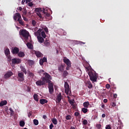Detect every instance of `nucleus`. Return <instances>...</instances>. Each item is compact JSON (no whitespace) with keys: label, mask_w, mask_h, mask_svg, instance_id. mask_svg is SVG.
I'll list each match as a JSON object with an SVG mask.
<instances>
[{"label":"nucleus","mask_w":129,"mask_h":129,"mask_svg":"<svg viewBox=\"0 0 129 129\" xmlns=\"http://www.w3.org/2000/svg\"><path fill=\"white\" fill-rule=\"evenodd\" d=\"M88 75L90 77V79L93 82H96L97 81V75L96 73L92 72H89Z\"/></svg>","instance_id":"nucleus-1"},{"label":"nucleus","mask_w":129,"mask_h":129,"mask_svg":"<svg viewBox=\"0 0 129 129\" xmlns=\"http://www.w3.org/2000/svg\"><path fill=\"white\" fill-rule=\"evenodd\" d=\"M13 18L15 21H17V19H18L17 21L19 22L20 25H24V22H23V20L21 19H22V17L21 16V14L19 13H16L14 16Z\"/></svg>","instance_id":"nucleus-2"},{"label":"nucleus","mask_w":129,"mask_h":129,"mask_svg":"<svg viewBox=\"0 0 129 129\" xmlns=\"http://www.w3.org/2000/svg\"><path fill=\"white\" fill-rule=\"evenodd\" d=\"M44 77H42V78L45 79V82L46 83H51V80H52V77L48 73H44L43 74Z\"/></svg>","instance_id":"nucleus-3"},{"label":"nucleus","mask_w":129,"mask_h":129,"mask_svg":"<svg viewBox=\"0 0 129 129\" xmlns=\"http://www.w3.org/2000/svg\"><path fill=\"white\" fill-rule=\"evenodd\" d=\"M18 81L20 82H23L25 80V76L24 75V73L18 72Z\"/></svg>","instance_id":"nucleus-4"},{"label":"nucleus","mask_w":129,"mask_h":129,"mask_svg":"<svg viewBox=\"0 0 129 129\" xmlns=\"http://www.w3.org/2000/svg\"><path fill=\"white\" fill-rule=\"evenodd\" d=\"M36 84L37 86H42L46 84V82L45 81V78H42V80L37 81L36 82Z\"/></svg>","instance_id":"nucleus-5"},{"label":"nucleus","mask_w":129,"mask_h":129,"mask_svg":"<svg viewBox=\"0 0 129 129\" xmlns=\"http://www.w3.org/2000/svg\"><path fill=\"white\" fill-rule=\"evenodd\" d=\"M63 62L66 64V65H67L66 70H69L71 67V61L68 58L63 59Z\"/></svg>","instance_id":"nucleus-6"},{"label":"nucleus","mask_w":129,"mask_h":129,"mask_svg":"<svg viewBox=\"0 0 129 129\" xmlns=\"http://www.w3.org/2000/svg\"><path fill=\"white\" fill-rule=\"evenodd\" d=\"M48 90L50 94H53L54 93V85L53 83H48Z\"/></svg>","instance_id":"nucleus-7"},{"label":"nucleus","mask_w":129,"mask_h":129,"mask_svg":"<svg viewBox=\"0 0 129 129\" xmlns=\"http://www.w3.org/2000/svg\"><path fill=\"white\" fill-rule=\"evenodd\" d=\"M64 88L65 93H66V94H69L70 91V87L67 82H64Z\"/></svg>","instance_id":"nucleus-8"},{"label":"nucleus","mask_w":129,"mask_h":129,"mask_svg":"<svg viewBox=\"0 0 129 129\" xmlns=\"http://www.w3.org/2000/svg\"><path fill=\"white\" fill-rule=\"evenodd\" d=\"M48 33L49 30H48V28L44 27H42V28H40L39 30L37 31V33Z\"/></svg>","instance_id":"nucleus-9"},{"label":"nucleus","mask_w":129,"mask_h":129,"mask_svg":"<svg viewBox=\"0 0 129 129\" xmlns=\"http://www.w3.org/2000/svg\"><path fill=\"white\" fill-rule=\"evenodd\" d=\"M21 62H22V60L19 58H14L12 59V64H14V65L20 64Z\"/></svg>","instance_id":"nucleus-10"},{"label":"nucleus","mask_w":129,"mask_h":129,"mask_svg":"<svg viewBox=\"0 0 129 129\" xmlns=\"http://www.w3.org/2000/svg\"><path fill=\"white\" fill-rule=\"evenodd\" d=\"M56 100V103H60V102H61V100H62V95L61 94V93H59L57 95Z\"/></svg>","instance_id":"nucleus-11"},{"label":"nucleus","mask_w":129,"mask_h":129,"mask_svg":"<svg viewBox=\"0 0 129 129\" xmlns=\"http://www.w3.org/2000/svg\"><path fill=\"white\" fill-rule=\"evenodd\" d=\"M12 54L13 55H17V54H19V52H20V49L19 48L15 47L12 49Z\"/></svg>","instance_id":"nucleus-12"},{"label":"nucleus","mask_w":129,"mask_h":129,"mask_svg":"<svg viewBox=\"0 0 129 129\" xmlns=\"http://www.w3.org/2000/svg\"><path fill=\"white\" fill-rule=\"evenodd\" d=\"M13 73L12 72H8L6 74H5L4 75V78H5V79H7V78H10V77H11V76H13Z\"/></svg>","instance_id":"nucleus-13"},{"label":"nucleus","mask_w":129,"mask_h":129,"mask_svg":"<svg viewBox=\"0 0 129 129\" xmlns=\"http://www.w3.org/2000/svg\"><path fill=\"white\" fill-rule=\"evenodd\" d=\"M33 54H35L36 56H37L38 58L41 57L42 56V53L39 51L33 50L32 51Z\"/></svg>","instance_id":"nucleus-14"},{"label":"nucleus","mask_w":129,"mask_h":129,"mask_svg":"<svg viewBox=\"0 0 129 129\" xmlns=\"http://www.w3.org/2000/svg\"><path fill=\"white\" fill-rule=\"evenodd\" d=\"M20 35L22 36L25 39H29V33H20Z\"/></svg>","instance_id":"nucleus-15"},{"label":"nucleus","mask_w":129,"mask_h":129,"mask_svg":"<svg viewBox=\"0 0 129 129\" xmlns=\"http://www.w3.org/2000/svg\"><path fill=\"white\" fill-rule=\"evenodd\" d=\"M35 36H37V39L38 40V42H39V43H43L44 42V38H43V37L42 36H41L40 35L37 34Z\"/></svg>","instance_id":"nucleus-16"},{"label":"nucleus","mask_w":129,"mask_h":129,"mask_svg":"<svg viewBox=\"0 0 129 129\" xmlns=\"http://www.w3.org/2000/svg\"><path fill=\"white\" fill-rule=\"evenodd\" d=\"M18 56L21 58H24L25 57V53L23 51H20L18 54Z\"/></svg>","instance_id":"nucleus-17"},{"label":"nucleus","mask_w":129,"mask_h":129,"mask_svg":"<svg viewBox=\"0 0 129 129\" xmlns=\"http://www.w3.org/2000/svg\"><path fill=\"white\" fill-rule=\"evenodd\" d=\"M35 36L36 35H39L43 37V38H46V34L45 33H34Z\"/></svg>","instance_id":"nucleus-18"},{"label":"nucleus","mask_w":129,"mask_h":129,"mask_svg":"<svg viewBox=\"0 0 129 129\" xmlns=\"http://www.w3.org/2000/svg\"><path fill=\"white\" fill-rule=\"evenodd\" d=\"M20 69L21 71H22L23 73H24V74H27V70H26V68L24 66H20Z\"/></svg>","instance_id":"nucleus-19"},{"label":"nucleus","mask_w":129,"mask_h":129,"mask_svg":"<svg viewBox=\"0 0 129 129\" xmlns=\"http://www.w3.org/2000/svg\"><path fill=\"white\" fill-rule=\"evenodd\" d=\"M86 84L88 85V87L89 88V89H91V88L93 87V86L92 85V84H91V82H90V81H87Z\"/></svg>","instance_id":"nucleus-20"},{"label":"nucleus","mask_w":129,"mask_h":129,"mask_svg":"<svg viewBox=\"0 0 129 129\" xmlns=\"http://www.w3.org/2000/svg\"><path fill=\"white\" fill-rule=\"evenodd\" d=\"M39 102L41 104H45V103L48 102V100L45 99H41L39 100Z\"/></svg>","instance_id":"nucleus-21"},{"label":"nucleus","mask_w":129,"mask_h":129,"mask_svg":"<svg viewBox=\"0 0 129 129\" xmlns=\"http://www.w3.org/2000/svg\"><path fill=\"white\" fill-rule=\"evenodd\" d=\"M7 104H8L7 100L2 101L0 103V106L2 107V106H4V105H7Z\"/></svg>","instance_id":"nucleus-22"},{"label":"nucleus","mask_w":129,"mask_h":129,"mask_svg":"<svg viewBox=\"0 0 129 129\" xmlns=\"http://www.w3.org/2000/svg\"><path fill=\"white\" fill-rule=\"evenodd\" d=\"M83 106L86 108H88V107L89 106V102L88 101L84 102Z\"/></svg>","instance_id":"nucleus-23"},{"label":"nucleus","mask_w":129,"mask_h":129,"mask_svg":"<svg viewBox=\"0 0 129 129\" xmlns=\"http://www.w3.org/2000/svg\"><path fill=\"white\" fill-rule=\"evenodd\" d=\"M5 54L6 56H8L11 54V53L10 52V49L9 48H7L5 50Z\"/></svg>","instance_id":"nucleus-24"},{"label":"nucleus","mask_w":129,"mask_h":129,"mask_svg":"<svg viewBox=\"0 0 129 129\" xmlns=\"http://www.w3.org/2000/svg\"><path fill=\"white\" fill-rule=\"evenodd\" d=\"M26 45L28 49H30V50H32V49H33V45L31 43L28 42Z\"/></svg>","instance_id":"nucleus-25"},{"label":"nucleus","mask_w":129,"mask_h":129,"mask_svg":"<svg viewBox=\"0 0 129 129\" xmlns=\"http://www.w3.org/2000/svg\"><path fill=\"white\" fill-rule=\"evenodd\" d=\"M37 16H38L40 19V21H42L43 20V17L42 16V14L40 12H37L36 13Z\"/></svg>","instance_id":"nucleus-26"},{"label":"nucleus","mask_w":129,"mask_h":129,"mask_svg":"<svg viewBox=\"0 0 129 129\" xmlns=\"http://www.w3.org/2000/svg\"><path fill=\"white\" fill-rule=\"evenodd\" d=\"M28 75L31 78H34V77H35V75L34 74V73L31 72H28Z\"/></svg>","instance_id":"nucleus-27"},{"label":"nucleus","mask_w":129,"mask_h":129,"mask_svg":"<svg viewBox=\"0 0 129 129\" xmlns=\"http://www.w3.org/2000/svg\"><path fill=\"white\" fill-rule=\"evenodd\" d=\"M28 63L29 65V66H33L34 65V61L32 60H29L28 61Z\"/></svg>","instance_id":"nucleus-28"},{"label":"nucleus","mask_w":129,"mask_h":129,"mask_svg":"<svg viewBox=\"0 0 129 129\" xmlns=\"http://www.w3.org/2000/svg\"><path fill=\"white\" fill-rule=\"evenodd\" d=\"M33 97L35 101H39V98H38V95L37 94H34Z\"/></svg>","instance_id":"nucleus-29"},{"label":"nucleus","mask_w":129,"mask_h":129,"mask_svg":"<svg viewBox=\"0 0 129 129\" xmlns=\"http://www.w3.org/2000/svg\"><path fill=\"white\" fill-rule=\"evenodd\" d=\"M7 57V60L9 62H11V61H12V56H11V55H6Z\"/></svg>","instance_id":"nucleus-30"},{"label":"nucleus","mask_w":129,"mask_h":129,"mask_svg":"<svg viewBox=\"0 0 129 129\" xmlns=\"http://www.w3.org/2000/svg\"><path fill=\"white\" fill-rule=\"evenodd\" d=\"M52 121L53 124H57V123H58V121H57V119H56L55 118H52Z\"/></svg>","instance_id":"nucleus-31"},{"label":"nucleus","mask_w":129,"mask_h":129,"mask_svg":"<svg viewBox=\"0 0 129 129\" xmlns=\"http://www.w3.org/2000/svg\"><path fill=\"white\" fill-rule=\"evenodd\" d=\"M82 111H83L84 113H86L88 111V109L86 108H82Z\"/></svg>","instance_id":"nucleus-32"},{"label":"nucleus","mask_w":129,"mask_h":129,"mask_svg":"<svg viewBox=\"0 0 129 129\" xmlns=\"http://www.w3.org/2000/svg\"><path fill=\"white\" fill-rule=\"evenodd\" d=\"M67 75H68V72L66 71H64L63 74H62L63 77H66V76H67Z\"/></svg>","instance_id":"nucleus-33"},{"label":"nucleus","mask_w":129,"mask_h":129,"mask_svg":"<svg viewBox=\"0 0 129 129\" xmlns=\"http://www.w3.org/2000/svg\"><path fill=\"white\" fill-rule=\"evenodd\" d=\"M82 122L83 124H84V125H86V124H87V123H88V121L86 119H84L82 121Z\"/></svg>","instance_id":"nucleus-34"},{"label":"nucleus","mask_w":129,"mask_h":129,"mask_svg":"<svg viewBox=\"0 0 129 129\" xmlns=\"http://www.w3.org/2000/svg\"><path fill=\"white\" fill-rule=\"evenodd\" d=\"M33 123L35 124V125H38V124H39V121L36 119H34Z\"/></svg>","instance_id":"nucleus-35"},{"label":"nucleus","mask_w":129,"mask_h":129,"mask_svg":"<svg viewBox=\"0 0 129 129\" xmlns=\"http://www.w3.org/2000/svg\"><path fill=\"white\" fill-rule=\"evenodd\" d=\"M71 118H72V116H71L70 115H68L66 117V119H67V120H69L71 119Z\"/></svg>","instance_id":"nucleus-36"},{"label":"nucleus","mask_w":129,"mask_h":129,"mask_svg":"<svg viewBox=\"0 0 129 129\" xmlns=\"http://www.w3.org/2000/svg\"><path fill=\"white\" fill-rule=\"evenodd\" d=\"M44 44L47 47H49V46H50V42L48 41H46L44 42Z\"/></svg>","instance_id":"nucleus-37"},{"label":"nucleus","mask_w":129,"mask_h":129,"mask_svg":"<svg viewBox=\"0 0 129 129\" xmlns=\"http://www.w3.org/2000/svg\"><path fill=\"white\" fill-rule=\"evenodd\" d=\"M96 127L97 129H101V124H96Z\"/></svg>","instance_id":"nucleus-38"},{"label":"nucleus","mask_w":129,"mask_h":129,"mask_svg":"<svg viewBox=\"0 0 129 129\" xmlns=\"http://www.w3.org/2000/svg\"><path fill=\"white\" fill-rule=\"evenodd\" d=\"M20 126H24L25 125V121H21L20 122Z\"/></svg>","instance_id":"nucleus-39"},{"label":"nucleus","mask_w":129,"mask_h":129,"mask_svg":"<svg viewBox=\"0 0 129 129\" xmlns=\"http://www.w3.org/2000/svg\"><path fill=\"white\" fill-rule=\"evenodd\" d=\"M58 71H59L60 72H63V71L64 70V69L62 66H60L58 67Z\"/></svg>","instance_id":"nucleus-40"},{"label":"nucleus","mask_w":129,"mask_h":129,"mask_svg":"<svg viewBox=\"0 0 129 129\" xmlns=\"http://www.w3.org/2000/svg\"><path fill=\"white\" fill-rule=\"evenodd\" d=\"M32 24L33 26V27H35V26H36V25H37V22H36V21H35V20H32Z\"/></svg>","instance_id":"nucleus-41"},{"label":"nucleus","mask_w":129,"mask_h":129,"mask_svg":"<svg viewBox=\"0 0 129 129\" xmlns=\"http://www.w3.org/2000/svg\"><path fill=\"white\" fill-rule=\"evenodd\" d=\"M19 33H29L28 31H26L25 29L20 30Z\"/></svg>","instance_id":"nucleus-42"},{"label":"nucleus","mask_w":129,"mask_h":129,"mask_svg":"<svg viewBox=\"0 0 129 129\" xmlns=\"http://www.w3.org/2000/svg\"><path fill=\"white\" fill-rule=\"evenodd\" d=\"M105 129H111V127L110 126V125L108 124L106 125Z\"/></svg>","instance_id":"nucleus-43"},{"label":"nucleus","mask_w":129,"mask_h":129,"mask_svg":"<svg viewBox=\"0 0 129 129\" xmlns=\"http://www.w3.org/2000/svg\"><path fill=\"white\" fill-rule=\"evenodd\" d=\"M106 88H107V89H109L110 88V85L107 84L106 85Z\"/></svg>","instance_id":"nucleus-44"},{"label":"nucleus","mask_w":129,"mask_h":129,"mask_svg":"<svg viewBox=\"0 0 129 129\" xmlns=\"http://www.w3.org/2000/svg\"><path fill=\"white\" fill-rule=\"evenodd\" d=\"M39 64L41 66H42V65H43L44 64V62L43 61V60L42 59H40V60H39Z\"/></svg>","instance_id":"nucleus-45"},{"label":"nucleus","mask_w":129,"mask_h":129,"mask_svg":"<svg viewBox=\"0 0 129 129\" xmlns=\"http://www.w3.org/2000/svg\"><path fill=\"white\" fill-rule=\"evenodd\" d=\"M28 6L29 7H33V6H34V4H33L32 2H29L28 3Z\"/></svg>","instance_id":"nucleus-46"},{"label":"nucleus","mask_w":129,"mask_h":129,"mask_svg":"<svg viewBox=\"0 0 129 129\" xmlns=\"http://www.w3.org/2000/svg\"><path fill=\"white\" fill-rule=\"evenodd\" d=\"M35 11L36 12V13H40V12H41V10L39 8H36L35 9Z\"/></svg>","instance_id":"nucleus-47"},{"label":"nucleus","mask_w":129,"mask_h":129,"mask_svg":"<svg viewBox=\"0 0 129 129\" xmlns=\"http://www.w3.org/2000/svg\"><path fill=\"white\" fill-rule=\"evenodd\" d=\"M80 113H79V112H75V116H79V115H80Z\"/></svg>","instance_id":"nucleus-48"},{"label":"nucleus","mask_w":129,"mask_h":129,"mask_svg":"<svg viewBox=\"0 0 129 129\" xmlns=\"http://www.w3.org/2000/svg\"><path fill=\"white\" fill-rule=\"evenodd\" d=\"M24 21L25 22H28V19L27 18L25 17V16H22Z\"/></svg>","instance_id":"nucleus-49"},{"label":"nucleus","mask_w":129,"mask_h":129,"mask_svg":"<svg viewBox=\"0 0 129 129\" xmlns=\"http://www.w3.org/2000/svg\"><path fill=\"white\" fill-rule=\"evenodd\" d=\"M70 103L71 105L74 107V102H73V101H70Z\"/></svg>","instance_id":"nucleus-50"},{"label":"nucleus","mask_w":129,"mask_h":129,"mask_svg":"<svg viewBox=\"0 0 129 129\" xmlns=\"http://www.w3.org/2000/svg\"><path fill=\"white\" fill-rule=\"evenodd\" d=\"M32 111H30L28 113V117H31V115H32Z\"/></svg>","instance_id":"nucleus-51"},{"label":"nucleus","mask_w":129,"mask_h":129,"mask_svg":"<svg viewBox=\"0 0 129 129\" xmlns=\"http://www.w3.org/2000/svg\"><path fill=\"white\" fill-rule=\"evenodd\" d=\"M112 106L113 107H114V106H116V104L115 103V102H113L112 103Z\"/></svg>","instance_id":"nucleus-52"},{"label":"nucleus","mask_w":129,"mask_h":129,"mask_svg":"<svg viewBox=\"0 0 129 129\" xmlns=\"http://www.w3.org/2000/svg\"><path fill=\"white\" fill-rule=\"evenodd\" d=\"M43 62H47V58L43 57L42 59H41Z\"/></svg>","instance_id":"nucleus-53"},{"label":"nucleus","mask_w":129,"mask_h":129,"mask_svg":"<svg viewBox=\"0 0 129 129\" xmlns=\"http://www.w3.org/2000/svg\"><path fill=\"white\" fill-rule=\"evenodd\" d=\"M53 127H54V125H53V124L51 123V124L49 125V128H50V129H52Z\"/></svg>","instance_id":"nucleus-54"},{"label":"nucleus","mask_w":129,"mask_h":129,"mask_svg":"<svg viewBox=\"0 0 129 129\" xmlns=\"http://www.w3.org/2000/svg\"><path fill=\"white\" fill-rule=\"evenodd\" d=\"M45 72V71L43 70H40L39 72H38V73L40 74V73H43Z\"/></svg>","instance_id":"nucleus-55"},{"label":"nucleus","mask_w":129,"mask_h":129,"mask_svg":"<svg viewBox=\"0 0 129 129\" xmlns=\"http://www.w3.org/2000/svg\"><path fill=\"white\" fill-rule=\"evenodd\" d=\"M27 91L28 92H31V88H30L29 87H27Z\"/></svg>","instance_id":"nucleus-56"},{"label":"nucleus","mask_w":129,"mask_h":129,"mask_svg":"<svg viewBox=\"0 0 129 129\" xmlns=\"http://www.w3.org/2000/svg\"><path fill=\"white\" fill-rule=\"evenodd\" d=\"M113 97H114V98H116V97H117V94H113Z\"/></svg>","instance_id":"nucleus-57"},{"label":"nucleus","mask_w":129,"mask_h":129,"mask_svg":"<svg viewBox=\"0 0 129 129\" xmlns=\"http://www.w3.org/2000/svg\"><path fill=\"white\" fill-rule=\"evenodd\" d=\"M103 102H104V103H106L107 102V99H104L103 100Z\"/></svg>","instance_id":"nucleus-58"},{"label":"nucleus","mask_w":129,"mask_h":129,"mask_svg":"<svg viewBox=\"0 0 129 129\" xmlns=\"http://www.w3.org/2000/svg\"><path fill=\"white\" fill-rule=\"evenodd\" d=\"M106 115L105 113H103L102 114V117H103V118H104V117H105Z\"/></svg>","instance_id":"nucleus-59"},{"label":"nucleus","mask_w":129,"mask_h":129,"mask_svg":"<svg viewBox=\"0 0 129 129\" xmlns=\"http://www.w3.org/2000/svg\"><path fill=\"white\" fill-rule=\"evenodd\" d=\"M43 118H44V119H46V118H47V115H43Z\"/></svg>","instance_id":"nucleus-60"},{"label":"nucleus","mask_w":129,"mask_h":129,"mask_svg":"<svg viewBox=\"0 0 129 129\" xmlns=\"http://www.w3.org/2000/svg\"><path fill=\"white\" fill-rule=\"evenodd\" d=\"M18 10H19V11H22V10H23V8H22V7H19L18 8Z\"/></svg>","instance_id":"nucleus-61"},{"label":"nucleus","mask_w":129,"mask_h":129,"mask_svg":"<svg viewBox=\"0 0 129 129\" xmlns=\"http://www.w3.org/2000/svg\"><path fill=\"white\" fill-rule=\"evenodd\" d=\"M25 2H26V0H22V5H24Z\"/></svg>","instance_id":"nucleus-62"},{"label":"nucleus","mask_w":129,"mask_h":129,"mask_svg":"<svg viewBox=\"0 0 129 129\" xmlns=\"http://www.w3.org/2000/svg\"><path fill=\"white\" fill-rule=\"evenodd\" d=\"M31 0H26V4H28V3H30Z\"/></svg>","instance_id":"nucleus-63"},{"label":"nucleus","mask_w":129,"mask_h":129,"mask_svg":"<svg viewBox=\"0 0 129 129\" xmlns=\"http://www.w3.org/2000/svg\"><path fill=\"white\" fill-rule=\"evenodd\" d=\"M70 129H75L74 126H71Z\"/></svg>","instance_id":"nucleus-64"}]
</instances>
